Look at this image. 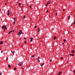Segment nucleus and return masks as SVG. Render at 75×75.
Here are the masks:
<instances>
[{
    "label": "nucleus",
    "mask_w": 75,
    "mask_h": 75,
    "mask_svg": "<svg viewBox=\"0 0 75 75\" xmlns=\"http://www.w3.org/2000/svg\"><path fill=\"white\" fill-rule=\"evenodd\" d=\"M6 28V25H3L2 27V29H4V28Z\"/></svg>",
    "instance_id": "1"
},
{
    "label": "nucleus",
    "mask_w": 75,
    "mask_h": 75,
    "mask_svg": "<svg viewBox=\"0 0 75 75\" xmlns=\"http://www.w3.org/2000/svg\"><path fill=\"white\" fill-rule=\"evenodd\" d=\"M3 44V42L1 41L0 42V44L1 45Z\"/></svg>",
    "instance_id": "2"
},
{
    "label": "nucleus",
    "mask_w": 75,
    "mask_h": 75,
    "mask_svg": "<svg viewBox=\"0 0 75 75\" xmlns=\"http://www.w3.org/2000/svg\"><path fill=\"white\" fill-rule=\"evenodd\" d=\"M33 39V38H30V41H32Z\"/></svg>",
    "instance_id": "3"
},
{
    "label": "nucleus",
    "mask_w": 75,
    "mask_h": 75,
    "mask_svg": "<svg viewBox=\"0 0 75 75\" xmlns=\"http://www.w3.org/2000/svg\"><path fill=\"white\" fill-rule=\"evenodd\" d=\"M50 3H51V1H48V2H47V4H50Z\"/></svg>",
    "instance_id": "4"
},
{
    "label": "nucleus",
    "mask_w": 75,
    "mask_h": 75,
    "mask_svg": "<svg viewBox=\"0 0 75 75\" xmlns=\"http://www.w3.org/2000/svg\"><path fill=\"white\" fill-rule=\"evenodd\" d=\"M62 73V72L60 71L59 73L58 74V75H60Z\"/></svg>",
    "instance_id": "5"
},
{
    "label": "nucleus",
    "mask_w": 75,
    "mask_h": 75,
    "mask_svg": "<svg viewBox=\"0 0 75 75\" xmlns=\"http://www.w3.org/2000/svg\"><path fill=\"white\" fill-rule=\"evenodd\" d=\"M19 64H20V66H21V65H22V62H20V63H19Z\"/></svg>",
    "instance_id": "6"
},
{
    "label": "nucleus",
    "mask_w": 75,
    "mask_h": 75,
    "mask_svg": "<svg viewBox=\"0 0 75 75\" xmlns=\"http://www.w3.org/2000/svg\"><path fill=\"white\" fill-rule=\"evenodd\" d=\"M8 68H11V66L10 65H8Z\"/></svg>",
    "instance_id": "7"
},
{
    "label": "nucleus",
    "mask_w": 75,
    "mask_h": 75,
    "mask_svg": "<svg viewBox=\"0 0 75 75\" xmlns=\"http://www.w3.org/2000/svg\"><path fill=\"white\" fill-rule=\"evenodd\" d=\"M22 33V30H21L19 32V33H21H21Z\"/></svg>",
    "instance_id": "8"
},
{
    "label": "nucleus",
    "mask_w": 75,
    "mask_h": 75,
    "mask_svg": "<svg viewBox=\"0 0 75 75\" xmlns=\"http://www.w3.org/2000/svg\"><path fill=\"white\" fill-rule=\"evenodd\" d=\"M16 18H13V20H14V21H16Z\"/></svg>",
    "instance_id": "9"
},
{
    "label": "nucleus",
    "mask_w": 75,
    "mask_h": 75,
    "mask_svg": "<svg viewBox=\"0 0 75 75\" xmlns=\"http://www.w3.org/2000/svg\"><path fill=\"white\" fill-rule=\"evenodd\" d=\"M57 38V37L56 36H55L54 38V40H55V39H56V38Z\"/></svg>",
    "instance_id": "10"
},
{
    "label": "nucleus",
    "mask_w": 75,
    "mask_h": 75,
    "mask_svg": "<svg viewBox=\"0 0 75 75\" xmlns=\"http://www.w3.org/2000/svg\"><path fill=\"white\" fill-rule=\"evenodd\" d=\"M7 28L6 27L5 28L4 30V31L5 30H7Z\"/></svg>",
    "instance_id": "11"
},
{
    "label": "nucleus",
    "mask_w": 75,
    "mask_h": 75,
    "mask_svg": "<svg viewBox=\"0 0 75 75\" xmlns=\"http://www.w3.org/2000/svg\"><path fill=\"white\" fill-rule=\"evenodd\" d=\"M23 4H22V5H21V6H20V7H23Z\"/></svg>",
    "instance_id": "12"
},
{
    "label": "nucleus",
    "mask_w": 75,
    "mask_h": 75,
    "mask_svg": "<svg viewBox=\"0 0 75 75\" xmlns=\"http://www.w3.org/2000/svg\"><path fill=\"white\" fill-rule=\"evenodd\" d=\"M74 51H75V50H74L73 51H71V52H72L73 53H74Z\"/></svg>",
    "instance_id": "13"
},
{
    "label": "nucleus",
    "mask_w": 75,
    "mask_h": 75,
    "mask_svg": "<svg viewBox=\"0 0 75 75\" xmlns=\"http://www.w3.org/2000/svg\"><path fill=\"white\" fill-rule=\"evenodd\" d=\"M13 69H14V70H16V69H17V68H16V67H15Z\"/></svg>",
    "instance_id": "14"
},
{
    "label": "nucleus",
    "mask_w": 75,
    "mask_h": 75,
    "mask_svg": "<svg viewBox=\"0 0 75 75\" xmlns=\"http://www.w3.org/2000/svg\"><path fill=\"white\" fill-rule=\"evenodd\" d=\"M70 19V16H69L68 17V19H69V20Z\"/></svg>",
    "instance_id": "15"
},
{
    "label": "nucleus",
    "mask_w": 75,
    "mask_h": 75,
    "mask_svg": "<svg viewBox=\"0 0 75 75\" xmlns=\"http://www.w3.org/2000/svg\"><path fill=\"white\" fill-rule=\"evenodd\" d=\"M38 32H39L40 31V28H38Z\"/></svg>",
    "instance_id": "16"
},
{
    "label": "nucleus",
    "mask_w": 75,
    "mask_h": 75,
    "mask_svg": "<svg viewBox=\"0 0 75 75\" xmlns=\"http://www.w3.org/2000/svg\"><path fill=\"white\" fill-rule=\"evenodd\" d=\"M10 15V12H8V16H9Z\"/></svg>",
    "instance_id": "17"
},
{
    "label": "nucleus",
    "mask_w": 75,
    "mask_h": 75,
    "mask_svg": "<svg viewBox=\"0 0 75 75\" xmlns=\"http://www.w3.org/2000/svg\"><path fill=\"white\" fill-rule=\"evenodd\" d=\"M35 55H32V57H34V56H35Z\"/></svg>",
    "instance_id": "18"
},
{
    "label": "nucleus",
    "mask_w": 75,
    "mask_h": 75,
    "mask_svg": "<svg viewBox=\"0 0 75 75\" xmlns=\"http://www.w3.org/2000/svg\"><path fill=\"white\" fill-rule=\"evenodd\" d=\"M38 61L39 62H40L39 59H38Z\"/></svg>",
    "instance_id": "19"
},
{
    "label": "nucleus",
    "mask_w": 75,
    "mask_h": 75,
    "mask_svg": "<svg viewBox=\"0 0 75 75\" xmlns=\"http://www.w3.org/2000/svg\"><path fill=\"white\" fill-rule=\"evenodd\" d=\"M15 23H16V21H14V23H13V25H15Z\"/></svg>",
    "instance_id": "20"
},
{
    "label": "nucleus",
    "mask_w": 75,
    "mask_h": 75,
    "mask_svg": "<svg viewBox=\"0 0 75 75\" xmlns=\"http://www.w3.org/2000/svg\"><path fill=\"white\" fill-rule=\"evenodd\" d=\"M71 55L72 56H74V54H71Z\"/></svg>",
    "instance_id": "21"
},
{
    "label": "nucleus",
    "mask_w": 75,
    "mask_h": 75,
    "mask_svg": "<svg viewBox=\"0 0 75 75\" xmlns=\"http://www.w3.org/2000/svg\"><path fill=\"white\" fill-rule=\"evenodd\" d=\"M11 33V31H10V32L9 33V34H10V33Z\"/></svg>",
    "instance_id": "22"
},
{
    "label": "nucleus",
    "mask_w": 75,
    "mask_h": 75,
    "mask_svg": "<svg viewBox=\"0 0 75 75\" xmlns=\"http://www.w3.org/2000/svg\"><path fill=\"white\" fill-rule=\"evenodd\" d=\"M34 28H37V26L35 25V26Z\"/></svg>",
    "instance_id": "23"
},
{
    "label": "nucleus",
    "mask_w": 75,
    "mask_h": 75,
    "mask_svg": "<svg viewBox=\"0 0 75 75\" xmlns=\"http://www.w3.org/2000/svg\"><path fill=\"white\" fill-rule=\"evenodd\" d=\"M73 71H74V72L75 74V70H73Z\"/></svg>",
    "instance_id": "24"
},
{
    "label": "nucleus",
    "mask_w": 75,
    "mask_h": 75,
    "mask_svg": "<svg viewBox=\"0 0 75 75\" xmlns=\"http://www.w3.org/2000/svg\"><path fill=\"white\" fill-rule=\"evenodd\" d=\"M18 5H19V6H20V5H21V4L19 3L18 4Z\"/></svg>",
    "instance_id": "25"
},
{
    "label": "nucleus",
    "mask_w": 75,
    "mask_h": 75,
    "mask_svg": "<svg viewBox=\"0 0 75 75\" xmlns=\"http://www.w3.org/2000/svg\"><path fill=\"white\" fill-rule=\"evenodd\" d=\"M38 58H39V59H41V58L39 57H38Z\"/></svg>",
    "instance_id": "26"
},
{
    "label": "nucleus",
    "mask_w": 75,
    "mask_h": 75,
    "mask_svg": "<svg viewBox=\"0 0 75 75\" xmlns=\"http://www.w3.org/2000/svg\"><path fill=\"white\" fill-rule=\"evenodd\" d=\"M21 34H24V33L23 32H22V33H21Z\"/></svg>",
    "instance_id": "27"
},
{
    "label": "nucleus",
    "mask_w": 75,
    "mask_h": 75,
    "mask_svg": "<svg viewBox=\"0 0 75 75\" xmlns=\"http://www.w3.org/2000/svg\"><path fill=\"white\" fill-rule=\"evenodd\" d=\"M41 67H42V66H43V65H42V64H41Z\"/></svg>",
    "instance_id": "28"
},
{
    "label": "nucleus",
    "mask_w": 75,
    "mask_h": 75,
    "mask_svg": "<svg viewBox=\"0 0 75 75\" xmlns=\"http://www.w3.org/2000/svg\"><path fill=\"white\" fill-rule=\"evenodd\" d=\"M30 8H32V7H31V6H30Z\"/></svg>",
    "instance_id": "29"
},
{
    "label": "nucleus",
    "mask_w": 75,
    "mask_h": 75,
    "mask_svg": "<svg viewBox=\"0 0 75 75\" xmlns=\"http://www.w3.org/2000/svg\"><path fill=\"white\" fill-rule=\"evenodd\" d=\"M61 59H63V58L62 57H61Z\"/></svg>",
    "instance_id": "30"
},
{
    "label": "nucleus",
    "mask_w": 75,
    "mask_h": 75,
    "mask_svg": "<svg viewBox=\"0 0 75 75\" xmlns=\"http://www.w3.org/2000/svg\"><path fill=\"white\" fill-rule=\"evenodd\" d=\"M20 65H21V64H20V63H19V64H18V65H20Z\"/></svg>",
    "instance_id": "31"
},
{
    "label": "nucleus",
    "mask_w": 75,
    "mask_h": 75,
    "mask_svg": "<svg viewBox=\"0 0 75 75\" xmlns=\"http://www.w3.org/2000/svg\"><path fill=\"white\" fill-rule=\"evenodd\" d=\"M64 41H66V40H65V39H64Z\"/></svg>",
    "instance_id": "32"
},
{
    "label": "nucleus",
    "mask_w": 75,
    "mask_h": 75,
    "mask_svg": "<svg viewBox=\"0 0 75 75\" xmlns=\"http://www.w3.org/2000/svg\"><path fill=\"white\" fill-rule=\"evenodd\" d=\"M2 74V73H0V75H1Z\"/></svg>",
    "instance_id": "33"
},
{
    "label": "nucleus",
    "mask_w": 75,
    "mask_h": 75,
    "mask_svg": "<svg viewBox=\"0 0 75 75\" xmlns=\"http://www.w3.org/2000/svg\"><path fill=\"white\" fill-rule=\"evenodd\" d=\"M48 11L47 10V11H46V13H47L48 12Z\"/></svg>",
    "instance_id": "34"
},
{
    "label": "nucleus",
    "mask_w": 75,
    "mask_h": 75,
    "mask_svg": "<svg viewBox=\"0 0 75 75\" xmlns=\"http://www.w3.org/2000/svg\"><path fill=\"white\" fill-rule=\"evenodd\" d=\"M74 24H75V21H74Z\"/></svg>",
    "instance_id": "35"
},
{
    "label": "nucleus",
    "mask_w": 75,
    "mask_h": 75,
    "mask_svg": "<svg viewBox=\"0 0 75 75\" xmlns=\"http://www.w3.org/2000/svg\"><path fill=\"white\" fill-rule=\"evenodd\" d=\"M24 39H27V38H24Z\"/></svg>",
    "instance_id": "36"
},
{
    "label": "nucleus",
    "mask_w": 75,
    "mask_h": 75,
    "mask_svg": "<svg viewBox=\"0 0 75 75\" xmlns=\"http://www.w3.org/2000/svg\"><path fill=\"white\" fill-rule=\"evenodd\" d=\"M50 61V62H51L52 61V60L51 59Z\"/></svg>",
    "instance_id": "37"
},
{
    "label": "nucleus",
    "mask_w": 75,
    "mask_h": 75,
    "mask_svg": "<svg viewBox=\"0 0 75 75\" xmlns=\"http://www.w3.org/2000/svg\"><path fill=\"white\" fill-rule=\"evenodd\" d=\"M23 18H25V16H24L23 17Z\"/></svg>",
    "instance_id": "38"
},
{
    "label": "nucleus",
    "mask_w": 75,
    "mask_h": 75,
    "mask_svg": "<svg viewBox=\"0 0 75 75\" xmlns=\"http://www.w3.org/2000/svg\"><path fill=\"white\" fill-rule=\"evenodd\" d=\"M11 52H12V53H13V52H14V51H13H13H11Z\"/></svg>",
    "instance_id": "39"
},
{
    "label": "nucleus",
    "mask_w": 75,
    "mask_h": 75,
    "mask_svg": "<svg viewBox=\"0 0 75 75\" xmlns=\"http://www.w3.org/2000/svg\"><path fill=\"white\" fill-rule=\"evenodd\" d=\"M7 12H8V13H9V10H8L7 11Z\"/></svg>",
    "instance_id": "40"
},
{
    "label": "nucleus",
    "mask_w": 75,
    "mask_h": 75,
    "mask_svg": "<svg viewBox=\"0 0 75 75\" xmlns=\"http://www.w3.org/2000/svg\"><path fill=\"white\" fill-rule=\"evenodd\" d=\"M24 43H26V41H25L24 42Z\"/></svg>",
    "instance_id": "41"
},
{
    "label": "nucleus",
    "mask_w": 75,
    "mask_h": 75,
    "mask_svg": "<svg viewBox=\"0 0 75 75\" xmlns=\"http://www.w3.org/2000/svg\"><path fill=\"white\" fill-rule=\"evenodd\" d=\"M8 59V58H7V59H6V61Z\"/></svg>",
    "instance_id": "42"
},
{
    "label": "nucleus",
    "mask_w": 75,
    "mask_h": 75,
    "mask_svg": "<svg viewBox=\"0 0 75 75\" xmlns=\"http://www.w3.org/2000/svg\"><path fill=\"white\" fill-rule=\"evenodd\" d=\"M5 5H7V4H6V3H5Z\"/></svg>",
    "instance_id": "43"
},
{
    "label": "nucleus",
    "mask_w": 75,
    "mask_h": 75,
    "mask_svg": "<svg viewBox=\"0 0 75 75\" xmlns=\"http://www.w3.org/2000/svg\"><path fill=\"white\" fill-rule=\"evenodd\" d=\"M48 5V4H47V5H46V6H47Z\"/></svg>",
    "instance_id": "44"
},
{
    "label": "nucleus",
    "mask_w": 75,
    "mask_h": 75,
    "mask_svg": "<svg viewBox=\"0 0 75 75\" xmlns=\"http://www.w3.org/2000/svg\"><path fill=\"white\" fill-rule=\"evenodd\" d=\"M56 16H57V13H56Z\"/></svg>",
    "instance_id": "45"
},
{
    "label": "nucleus",
    "mask_w": 75,
    "mask_h": 75,
    "mask_svg": "<svg viewBox=\"0 0 75 75\" xmlns=\"http://www.w3.org/2000/svg\"><path fill=\"white\" fill-rule=\"evenodd\" d=\"M19 35H21V33H19Z\"/></svg>",
    "instance_id": "46"
},
{
    "label": "nucleus",
    "mask_w": 75,
    "mask_h": 75,
    "mask_svg": "<svg viewBox=\"0 0 75 75\" xmlns=\"http://www.w3.org/2000/svg\"><path fill=\"white\" fill-rule=\"evenodd\" d=\"M14 31H15V30H14L13 31V32H14Z\"/></svg>",
    "instance_id": "47"
},
{
    "label": "nucleus",
    "mask_w": 75,
    "mask_h": 75,
    "mask_svg": "<svg viewBox=\"0 0 75 75\" xmlns=\"http://www.w3.org/2000/svg\"><path fill=\"white\" fill-rule=\"evenodd\" d=\"M62 44H63V45H64V43H63Z\"/></svg>",
    "instance_id": "48"
},
{
    "label": "nucleus",
    "mask_w": 75,
    "mask_h": 75,
    "mask_svg": "<svg viewBox=\"0 0 75 75\" xmlns=\"http://www.w3.org/2000/svg\"><path fill=\"white\" fill-rule=\"evenodd\" d=\"M3 51H1V53H2L3 52Z\"/></svg>",
    "instance_id": "49"
},
{
    "label": "nucleus",
    "mask_w": 75,
    "mask_h": 75,
    "mask_svg": "<svg viewBox=\"0 0 75 75\" xmlns=\"http://www.w3.org/2000/svg\"><path fill=\"white\" fill-rule=\"evenodd\" d=\"M64 10H65V9H63V11H64Z\"/></svg>",
    "instance_id": "50"
},
{
    "label": "nucleus",
    "mask_w": 75,
    "mask_h": 75,
    "mask_svg": "<svg viewBox=\"0 0 75 75\" xmlns=\"http://www.w3.org/2000/svg\"><path fill=\"white\" fill-rule=\"evenodd\" d=\"M11 31V32H13V30H12Z\"/></svg>",
    "instance_id": "51"
},
{
    "label": "nucleus",
    "mask_w": 75,
    "mask_h": 75,
    "mask_svg": "<svg viewBox=\"0 0 75 75\" xmlns=\"http://www.w3.org/2000/svg\"><path fill=\"white\" fill-rule=\"evenodd\" d=\"M65 41H64V43H65Z\"/></svg>",
    "instance_id": "52"
},
{
    "label": "nucleus",
    "mask_w": 75,
    "mask_h": 75,
    "mask_svg": "<svg viewBox=\"0 0 75 75\" xmlns=\"http://www.w3.org/2000/svg\"><path fill=\"white\" fill-rule=\"evenodd\" d=\"M71 54H70V57H71Z\"/></svg>",
    "instance_id": "53"
},
{
    "label": "nucleus",
    "mask_w": 75,
    "mask_h": 75,
    "mask_svg": "<svg viewBox=\"0 0 75 75\" xmlns=\"http://www.w3.org/2000/svg\"><path fill=\"white\" fill-rule=\"evenodd\" d=\"M44 63H43V64H42L43 65H44Z\"/></svg>",
    "instance_id": "54"
},
{
    "label": "nucleus",
    "mask_w": 75,
    "mask_h": 75,
    "mask_svg": "<svg viewBox=\"0 0 75 75\" xmlns=\"http://www.w3.org/2000/svg\"><path fill=\"white\" fill-rule=\"evenodd\" d=\"M42 60V59H40V60Z\"/></svg>",
    "instance_id": "55"
},
{
    "label": "nucleus",
    "mask_w": 75,
    "mask_h": 75,
    "mask_svg": "<svg viewBox=\"0 0 75 75\" xmlns=\"http://www.w3.org/2000/svg\"><path fill=\"white\" fill-rule=\"evenodd\" d=\"M14 54V52L13 54Z\"/></svg>",
    "instance_id": "56"
},
{
    "label": "nucleus",
    "mask_w": 75,
    "mask_h": 75,
    "mask_svg": "<svg viewBox=\"0 0 75 75\" xmlns=\"http://www.w3.org/2000/svg\"><path fill=\"white\" fill-rule=\"evenodd\" d=\"M23 20H24V18H23Z\"/></svg>",
    "instance_id": "57"
},
{
    "label": "nucleus",
    "mask_w": 75,
    "mask_h": 75,
    "mask_svg": "<svg viewBox=\"0 0 75 75\" xmlns=\"http://www.w3.org/2000/svg\"><path fill=\"white\" fill-rule=\"evenodd\" d=\"M1 11V9H0V11Z\"/></svg>",
    "instance_id": "58"
},
{
    "label": "nucleus",
    "mask_w": 75,
    "mask_h": 75,
    "mask_svg": "<svg viewBox=\"0 0 75 75\" xmlns=\"http://www.w3.org/2000/svg\"><path fill=\"white\" fill-rule=\"evenodd\" d=\"M23 69H24V68H23Z\"/></svg>",
    "instance_id": "59"
},
{
    "label": "nucleus",
    "mask_w": 75,
    "mask_h": 75,
    "mask_svg": "<svg viewBox=\"0 0 75 75\" xmlns=\"http://www.w3.org/2000/svg\"><path fill=\"white\" fill-rule=\"evenodd\" d=\"M67 62V63H68V62Z\"/></svg>",
    "instance_id": "60"
}]
</instances>
